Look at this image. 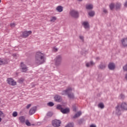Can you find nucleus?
Returning <instances> with one entry per match:
<instances>
[{"label":"nucleus","mask_w":127,"mask_h":127,"mask_svg":"<svg viewBox=\"0 0 127 127\" xmlns=\"http://www.w3.org/2000/svg\"><path fill=\"white\" fill-rule=\"evenodd\" d=\"M46 61V58H45V55L44 54L37 52L36 53L35 58V64L37 66L41 65L45 63Z\"/></svg>","instance_id":"obj_1"},{"label":"nucleus","mask_w":127,"mask_h":127,"mask_svg":"<svg viewBox=\"0 0 127 127\" xmlns=\"http://www.w3.org/2000/svg\"><path fill=\"white\" fill-rule=\"evenodd\" d=\"M72 90V88L68 87L66 90L63 91L62 95H67L69 99H74V93H71Z\"/></svg>","instance_id":"obj_2"},{"label":"nucleus","mask_w":127,"mask_h":127,"mask_svg":"<svg viewBox=\"0 0 127 127\" xmlns=\"http://www.w3.org/2000/svg\"><path fill=\"white\" fill-rule=\"evenodd\" d=\"M54 62L56 66H60V65H61V63H62V56L58 55L56 57Z\"/></svg>","instance_id":"obj_3"},{"label":"nucleus","mask_w":127,"mask_h":127,"mask_svg":"<svg viewBox=\"0 0 127 127\" xmlns=\"http://www.w3.org/2000/svg\"><path fill=\"white\" fill-rule=\"evenodd\" d=\"M69 14L72 16V17H74V18H77V17H79V13L77 11H75L74 10H72L69 12Z\"/></svg>","instance_id":"obj_4"},{"label":"nucleus","mask_w":127,"mask_h":127,"mask_svg":"<svg viewBox=\"0 0 127 127\" xmlns=\"http://www.w3.org/2000/svg\"><path fill=\"white\" fill-rule=\"evenodd\" d=\"M7 83L9 84V85H11V86H15V85H16V82H15L12 78H7Z\"/></svg>","instance_id":"obj_5"},{"label":"nucleus","mask_w":127,"mask_h":127,"mask_svg":"<svg viewBox=\"0 0 127 127\" xmlns=\"http://www.w3.org/2000/svg\"><path fill=\"white\" fill-rule=\"evenodd\" d=\"M61 124V121L57 120H55L52 121V125L55 127H58Z\"/></svg>","instance_id":"obj_6"},{"label":"nucleus","mask_w":127,"mask_h":127,"mask_svg":"<svg viewBox=\"0 0 127 127\" xmlns=\"http://www.w3.org/2000/svg\"><path fill=\"white\" fill-rule=\"evenodd\" d=\"M37 110V107H36V106H34L33 107H32L29 112V114L30 115V116H32V115H33L34 114H35V112H36Z\"/></svg>","instance_id":"obj_7"},{"label":"nucleus","mask_w":127,"mask_h":127,"mask_svg":"<svg viewBox=\"0 0 127 127\" xmlns=\"http://www.w3.org/2000/svg\"><path fill=\"white\" fill-rule=\"evenodd\" d=\"M32 33L31 31H24L22 32V36L24 38H26V37H28L30 34Z\"/></svg>","instance_id":"obj_8"},{"label":"nucleus","mask_w":127,"mask_h":127,"mask_svg":"<svg viewBox=\"0 0 127 127\" xmlns=\"http://www.w3.org/2000/svg\"><path fill=\"white\" fill-rule=\"evenodd\" d=\"M122 108L121 107V105H118L116 107V114L120 116L121 115V112H122Z\"/></svg>","instance_id":"obj_9"},{"label":"nucleus","mask_w":127,"mask_h":127,"mask_svg":"<svg viewBox=\"0 0 127 127\" xmlns=\"http://www.w3.org/2000/svg\"><path fill=\"white\" fill-rule=\"evenodd\" d=\"M21 68L22 72H26L28 70L27 66L23 63H21Z\"/></svg>","instance_id":"obj_10"},{"label":"nucleus","mask_w":127,"mask_h":127,"mask_svg":"<svg viewBox=\"0 0 127 127\" xmlns=\"http://www.w3.org/2000/svg\"><path fill=\"white\" fill-rule=\"evenodd\" d=\"M54 100L55 102L60 103L62 101V97L58 95H56L54 97Z\"/></svg>","instance_id":"obj_11"},{"label":"nucleus","mask_w":127,"mask_h":127,"mask_svg":"<svg viewBox=\"0 0 127 127\" xmlns=\"http://www.w3.org/2000/svg\"><path fill=\"white\" fill-rule=\"evenodd\" d=\"M120 107L122 110H125V111H127V103L123 102L120 104Z\"/></svg>","instance_id":"obj_12"},{"label":"nucleus","mask_w":127,"mask_h":127,"mask_svg":"<svg viewBox=\"0 0 127 127\" xmlns=\"http://www.w3.org/2000/svg\"><path fill=\"white\" fill-rule=\"evenodd\" d=\"M108 67L110 70H114L115 68H116V65H115V64L111 63L109 64Z\"/></svg>","instance_id":"obj_13"},{"label":"nucleus","mask_w":127,"mask_h":127,"mask_svg":"<svg viewBox=\"0 0 127 127\" xmlns=\"http://www.w3.org/2000/svg\"><path fill=\"white\" fill-rule=\"evenodd\" d=\"M121 41L123 46L124 47H127V38L123 39Z\"/></svg>","instance_id":"obj_14"},{"label":"nucleus","mask_w":127,"mask_h":127,"mask_svg":"<svg viewBox=\"0 0 127 127\" xmlns=\"http://www.w3.org/2000/svg\"><path fill=\"white\" fill-rule=\"evenodd\" d=\"M82 25L84 26L85 29H87V28H89L90 27V25H89V22L87 21H84L82 22Z\"/></svg>","instance_id":"obj_15"},{"label":"nucleus","mask_w":127,"mask_h":127,"mask_svg":"<svg viewBox=\"0 0 127 127\" xmlns=\"http://www.w3.org/2000/svg\"><path fill=\"white\" fill-rule=\"evenodd\" d=\"M19 121L21 124H24L25 123V117L24 116H20L19 117Z\"/></svg>","instance_id":"obj_16"},{"label":"nucleus","mask_w":127,"mask_h":127,"mask_svg":"<svg viewBox=\"0 0 127 127\" xmlns=\"http://www.w3.org/2000/svg\"><path fill=\"white\" fill-rule=\"evenodd\" d=\"M4 64H7V62L6 61V60L0 58V65H3Z\"/></svg>","instance_id":"obj_17"},{"label":"nucleus","mask_w":127,"mask_h":127,"mask_svg":"<svg viewBox=\"0 0 127 127\" xmlns=\"http://www.w3.org/2000/svg\"><path fill=\"white\" fill-rule=\"evenodd\" d=\"M61 112L63 114H68V113L70 112V109H69V108H63V110H62Z\"/></svg>","instance_id":"obj_18"},{"label":"nucleus","mask_w":127,"mask_h":127,"mask_svg":"<svg viewBox=\"0 0 127 127\" xmlns=\"http://www.w3.org/2000/svg\"><path fill=\"white\" fill-rule=\"evenodd\" d=\"M56 10L58 12H62L63 11V7L62 6H58L56 8Z\"/></svg>","instance_id":"obj_19"},{"label":"nucleus","mask_w":127,"mask_h":127,"mask_svg":"<svg viewBox=\"0 0 127 127\" xmlns=\"http://www.w3.org/2000/svg\"><path fill=\"white\" fill-rule=\"evenodd\" d=\"M93 7H94V6H93V4H87L86 5V9H88L89 10H90L91 9H93Z\"/></svg>","instance_id":"obj_20"},{"label":"nucleus","mask_w":127,"mask_h":127,"mask_svg":"<svg viewBox=\"0 0 127 127\" xmlns=\"http://www.w3.org/2000/svg\"><path fill=\"white\" fill-rule=\"evenodd\" d=\"M81 115H82V112H81V111H79L75 114L72 118L73 119H76V118H78V117H80Z\"/></svg>","instance_id":"obj_21"},{"label":"nucleus","mask_w":127,"mask_h":127,"mask_svg":"<svg viewBox=\"0 0 127 127\" xmlns=\"http://www.w3.org/2000/svg\"><path fill=\"white\" fill-rule=\"evenodd\" d=\"M93 65H95V63H94L93 61H91L90 63H87L86 64V67H91V66H93Z\"/></svg>","instance_id":"obj_22"},{"label":"nucleus","mask_w":127,"mask_h":127,"mask_svg":"<svg viewBox=\"0 0 127 127\" xmlns=\"http://www.w3.org/2000/svg\"><path fill=\"white\" fill-rule=\"evenodd\" d=\"M106 67H107V65H106V64H101L99 65V66H98L99 69H105V68H106Z\"/></svg>","instance_id":"obj_23"},{"label":"nucleus","mask_w":127,"mask_h":127,"mask_svg":"<svg viewBox=\"0 0 127 127\" xmlns=\"http://www.w3.org/2000/svg\"><path fill=\"white\" fill-rule=\"evenodd\" d=\"M57 20V17L56 16H53L51 18L50 21L51 22H55V21Z\"/></svg>","instance_id":"obj_24"},{"label":"nucleus","mask_w":127,"mask_h":127,"mask_svg":"<svg viewBox=\"0 0 127 127\" xmlns=\"http://www.w3.org/2000/svg\"><path fill=\"white\" fill-rule=\"evenodd\" d=\"M98 108H100V109H104L105 108V105H104V103H100L98 105Z\"/></svg>","instance_id":"obj_25"},{"label":"nucleus","mask_w":127,"mask_h":127,"mask_svg":"<svg viewBox=\"0 0 127 127\" xmlns=\"http://www.w3.org/2000/svg\"><path fill=\"white\" fill-rule=\"evenodd\" d=\"M88 15H89V16H91V17L94 16V15H95V11H91L89 12Z\"/></svg>","instance_id":"obj_26"},{"label":"nucleus","mask_w":127,"mask_h":127,"mask_svg":"<svg viewBox=\"0 0 127 127\" xmlns=\"http://www.w3.org/2000/svg\"><path fill=\"white\" fill-rule=\"evenodd\" d=\"M121 6H122V4H121V3L117 2L116 4V7L117 9H119V8H120Z\"/></svg>","instance_id":"obj_27"},{"label":"nucleus","mask_w":127,"mask_h":127,"mask_svg":"<svg viewBox=\"0 0 127 127\" xmlns=\"http://www.w3.org/2000/svg\"><path fill=\"white\" fill-rule=\"evenodd\" d=\"M109 7L111 10H113L115 7V4L114 3H112L110 4Z\"/></svg>","instance_id":"obj_28"},{"label":"nucleus","mask_w":127,"mask_h":127,"mask_svg":"<svg viewBox=\"0 0 127 127\" xmlns=\"http://www.w3.org/2000/svg\"><path fill=\"white\" fill-rule=\"evenodd\" d=\"M65 127H74V123H68Z\"/></svg>","instance_id":"obj_29"},{"label":"nucleus","mask_w":127,"mask_h":127,"mask_svg":"<svg viewBox=\"0 0 127 127\" xmlns=\"http://www.w3.org/2000/svg\"><path fill=\"white\" fill-rule=\"evenodd\" d=\"M57 110H60L61 112L62 111L63 108H62V106L61 105H58L57 106Z\"/></svg>","instance_id":"obj_30"},{"label":"nucleus","mask_w":127,"mask_h":127,"mask_svg":"<svg viewBox=\"0 0 127 127\" xmlns=\"http://www.w3.org/2000/svg\"><path fill=\"white\" fill-rule=\"evenodd\" d=\"M47 117H49V118H51L52 116H53V113L52 112H48L47 114Z\"/></svg>","instance_id":"obj_31"},{"label":"nucleus","mask_w":127,"mask_h":127,"mask_svg":"<svg viewBox=\"0 0 127 127\" xmlns=\"http://www.w3.org/2000/svg\"><path fill=\"white\" fill-rule=\"evenodd\" d=\"M48 106H49V107H53L54 103L52 102H50L48 103Z\"/></svg>","instance_id":"obj_32"},{"label":"nucleus","mask_w":127,"mask_h":127,"mask_svg":"<svg viewBox=\"0 0 127 127\" xmlns=\"http://www.w3.org/2000/svg\"><path fill=\"white\" fill-rule=\"evenodd\" d=\"M25 124H26V126H28V127H30V126H31L30 122H29V121L28 120L26 121Z\"/></svg>","instance_id":"obj_33"},{"label":"nucleus","mask_w":127,"mask_h":127,"mask_svg":"<svg viewBox=\"0 0 127 127\" xmlns=\"http://www.w3.org/2000/svg\"><path fill=\"white\" fill-rule=\"evenodd\" d=\"M12 117H13L14 118H15L16 117H17V112H13Z\"/></svg>","instance_id":"obj_34"},{"label":"nucleus","mask_w":127,"mask_h":127,"mask_svg":"<svg viewBox=\"0 0 127 127\" xmlns=\"http://www.w3.org/2000/svg\"><path fill=\"white\" fill-rule=\"evenodd\" d=\"M23 81H24V79L23 78H20L18 80V82L21 84L22 83H23Z\"/></svg>","instance_id":"obj_35"},{"label":"nucleus","mask_w":127,"mask_h":127,"mask_svg":"<svg viewBox=\"0 0 127 127\" xmlns=\"http://www.w3.org/2000/svg\"><path fill=\"white\" fill-rule=\"evenodd\" d=\"M0 117L2 118L4 117V114L1 112V111H0Z\"/></svg>","instance_id":"obj_36"},{"label":"nucleus","mask_w":127,"mask_h":127,"mask_svg":"<svg viewBox=\"0 0 127 127\" xmlns=\"http://www.w3.org/2000/svg\"><path fill=\"white\" fill-rule=\"evenodd\" d=\"M120 99H125V95H124L123 94H121L120 95Z\"/></svg>","instance_id":"obj_37"},{"label":"nucleus","mask_w":127,"mask_h":127,"mask_svg":"<svg viewBox=\"0 0 127 127\" xmlns=\"http://www.w3.org/2000/svg\"><path fill=\"white\" fill-rule=\"evenodd\" d=\"M124 71H127V64L123 67Z\"/></svg>","instance_id":"obj_38"},{"label":"nucleus","mask_w":127,"mask_h":127,"mask_svg":"<svg viewBox=\"0 0 127 127\" xmlns=\"http://www.w3.org/2000/svg\"><path fill=\"white\" fill-rule=\"evenodd\" d=\"M103 12H104V13H108V10L106 8H103Z\"/></svg>","instance_id":"obj_39"},{"label":"nucleus","mask_w":127,"mask_h":127,"mask_svg":"<svg viewBox=\"0 0 127 127\" xmlns=\"http://www.w3.org/2000/svg\"><path fill=\"white\" fill-rule=\"evenodd\" d=\"M79 38L82 41H84V37L83 36H80Z\"/></svg>","instance_id":"obj_40"},{"label":"nucleus","mask_w":127,"mask_h":127,"mask_svg":"<svg viewBox=\"0 0 127 127\" xmlns=\"http://www.w3.org/2000/svg\"><path fill=\"white\" fill-rule=\"evenodd\" d=\"M10 26L11 27H14V26H15V23H11L10 24Z\"/></svg>","instance_id":"obj_41"},{"label":"nucleus","mask_w":127,"mask_h":127,"mask_svg":"<svg viewBox=\"0 0 127 127\" xmlns=\"http://www.w3.org/2000/svg\"><path fill=\"white\" fill-rule=\"evenodd\" d=\"M31 107V104H28L27 106H26V109H29V108H30Z\"/></svg>","instance_id":"obj_42"},{"label":"nucleus","mask_w":127,"mask_h":127,"mask_svg":"<svg viewBox=\"0 0 127 127\" xmlns=\"http://www.w3.org/2000/svg\"><path fill=\"white\" fill-rule=\"evenodd\" d=\"M54 51H55L56 52L58 51V49L56 48H54L53 49Z\"/></svg>","instance_id":"obj_43"},{"label":"nucleus","mask_w":127,"mask_h":127,"mask_svg":"<svg viewBox=\"0 0 127 127\" xmlns=\"http://www.w3.org/2000/svg\"><path fill=\"white\" fill-rule=\"evenodd\" d=\"M90 127H97V126H96L95 125H90Z\"/></svg>","instance_id":"obj_44"},{"label":"nucleus","mask_w":127,"mask_h":127,"mask_svg":"<svg viewBox=\"0 0 127 127\" xmlns=\"http://www.w3.org/2000/svg\"><path fill=\"white\" fill-rule=\"evenodd\" d=\"M83 123V120H82V119H80V120H79V124H81V123Z\"/></svg>","instance_id":"obj_45"},{"label":"nucleus","mask_w":127,"mask_h":127,"mask_svg":"<svg viewBox=\"0 0 127 127\" xmlns=\"http://www.w3.org/2000/svg\"><path fill=\"white\" fill-rule=\"evenodd\" d=\"M124 5H125V6H126V7H127V1L125 2Z\"/></svg>","instance_id":"obj_46"},{"label":"nucleus","mask_w":127,"mask_h":127,"mask_svg":"<svg viewBox=\"0 0 127 127\" xmlns=\"http://www.w3.org/2000/svg\"><path fill=\"white\" fill-rule=\"evenodd\" d=\"M73 111H74V112H76V107L74 106V108H73Z\"/></svg>","instance_id":"obj_47"},{"label":"nucleus","mask_w":127,"mask_h":127,"mask_svg":"<svg viewBox=\"0 0 127 127\" xmlns=\"http://www.w3.org/2000/svg\"><path fill=\"white\" fill-rule=\"evenodd\" d=\"M96 60H100V57H97L96 58Z\"/></svg>","instance_id":"obj_48"},{"label":"nucleus","mask_w":127,"mask_h":127,"mask_svg":"<svg viewBox=\"0 0 127 127\" xmlns=\"http://www.w3.org/2000/svg\"><path fill=\"white\" fill-rule=\"evenodd\" d=\"M125 79H126V80H127V73L126 74Z\"/></svg>","instance_id":"obj_49"},{"label":"nucleus","mask_w":127,"mask_h":127,"mask_svg":"<svg viewBox=\"0 0 127 127\" xmlns=\"http://www.w3.org/2000/svg\"><path fill=\"white\" fill-rule=\"evenodd\" d=\"M13 56H14V57H15V56H16V54H14L13 55Z\"/></svg>","instance_id":"obj_50"},{"label":"nucleus","mask_w":127,"mask_h":127,"mask_svg":"<svg viewBox=\"0 0 127 127\" xmlns=\"http://www.w3.org/2000/svg\"><path fill=\"white\" fill-rule=\"evenodd\" d=\"M0 122H1V118H0Z\"/></svg>","instance_id":"obj_51"},{"label":"nucleus","mask_w":127,"mask_h":127,"mask_svg":"<svg viewBox=\"0 0 127 127\" xmlns=\"http://www.w3.org/2000/svg\"><path fill=\"white\" fill-rule=\"evenodd\" d=\"M79 1H82V0H78Z\"/></svg>","instance_id":"obj_52"},{"label":"nucleus","mask_w":127,"mask_h":127,"mask_svg":"<svg viewBox=\"0 0 127 127\" xmlns=\"http://www.w3.org/2000/svg\"><path fill=\"white\" fill-rule=\"evenodd\" d=\"M0 1H1V0H0Z\"/></svg>","instance_id":"obj_53"}]
</instances>
